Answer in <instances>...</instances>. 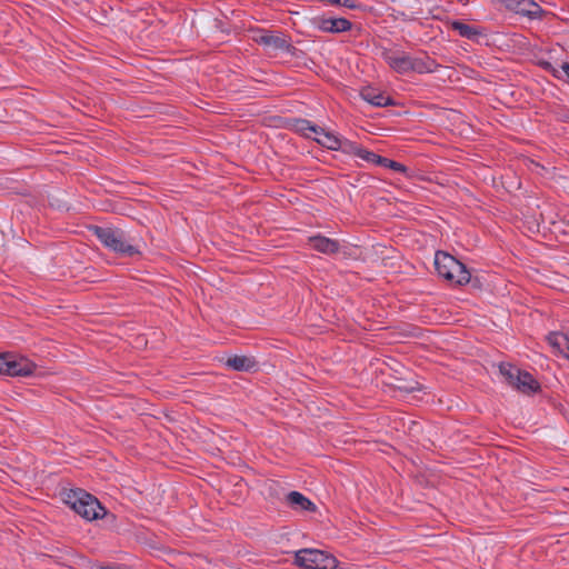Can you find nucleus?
<instances>
[{"instance_id": "10", "label": "nucleus", "mask_w": 569, "mask_h": 569, "mask_svg": "<svg viewBox=\"0 0 569 569\" xmlns=\"http://www.w3.org/2000/svg\"><path fill=\"white\" fill-rule=\"evenodd\" d=\"M341 138L342 137L338 133L328 131L320 127L317 134L313 137V140L329 150L338 151L341 147Z\"/></svg>"}, {"instance_id": "19", "label": "nucleus", "mask_w": 569, "mask_h": 569, "mask_svg": "<svg viewBox=\"0 0 569 569\" xmlns=\"http://www.w3.org/2000/svg\"><path fill=\"white\" fill-rule=\"evenodd\" d=\"M361 150H362V148L360 146H358L356 142H352L348 139L341 138V147H340L339 151L359 157V153L361 152Z\"/></svg>"}, {"instance_id": "14", "label": "nucleus", "mask_w": 569, "mask_h": 569, "mask_svg": "<svg viewBox=\"0 0 569 569\" xmlns=\"http://www.w3.org/2000/svg\"><path fill=\"white\" fill-rule=\"evenodd\" d=\"M548 342L553 351L569 360V337L562 332H551Z\"/></svg>"}, {"instance_id": "4", "label": "nucleus", "mask_w": 569, "mask_h": 569, "mask_svg": "<svg viewBox=\"0 0 569 569\" xmlns=\"http://www.w3.org/2000/svg\"><path fill=\"white\" fill-rule=\"evenodd\" d=\"M93 233L108 249L124 257H133L140 253L139 249L130 244L123 231L111 227H94Z\"/></svg>"}, {"instance_id": "2", "label": "nucleus", "mask_w": 569, "mask_h": 569, "mask_svg": "<svg viewBox=\"0 0 569 569\" xmlns=\"http://www.w3.org/2000/svg\"><path fill=\"white\" fill-rule=\"evenodd\" d=\"M64 502L88 521L102 518L106 509L99 500L82 489H71L64 496Z\"/></svg>"}, {"instance_id": "1", "label": "nucleus", "mask_w": 569, "mask_h": 569, "mask_svg": "<svg viewBox=\"0 0 569 569\" xmlns=\"http://www.w3.org/2000/svg\"><path fill=\"white\" fill-rule=\"evenodd\" d=\"M381 57L399 74L409 72L430 73L437 69L435 60L426 54L410 56L400 49L383 48Z\"/></svg>"}, {"instance_id": "11", "label": "nucleus", "mask_w": 569, "mask_h": 569, "mask_svg": "<svg viewBox=\"0 0 569 569\" xmlns=\"http://www.w3.org/2000/svg\"><path fill=\"white\" fill-rule=\"evenodd\" d=\"M360 96L365 101L375 107H388L395 104L391 97L370 87L362 89Z\"/></svg>"}, {"instance_id": "18", "label": "nucleus", "mask_w": 569, "mask_h": 569, "mask_svg": "<svg viewBox=\"0 0 569 569\" xmlns=\"http://www.w3.org/2000/svg\"><path fill=\"white\" fill-rule=\"evenodd\" d=\"M451 27L453 30H456L461 37H465L467 39H475L478 36L481 34L479 30L473 28L472 26H469L467 23H463L461 21H453L451 23Z\"/></svg>"}, {"instance_id": "23", "label": "nucleus", "mask_w": 569, "mask_h": 569, "mask_svg": "<svg viewBox=\"0 0 569 569\" xmlns=\"http://www.w3.org/2000/svg\"><path fill=\"white\" fill-rule=\"evenodd\" d=\"M8 353H0V375L7 376Z\"/></svg>"}, {"instance_id": "25", "label": "nucleus", "mask_w": 569, "mask_h": 569, "mask_svg": "<svg viewBox=\"0 0 569 569\" xmlns=\"http://www.w3.org/2000/svg\"><path fill=\"white\" fill-rule=\"evenodd\" d=\"M101 569H128V568L121 567V566H112V567H103Z\"/></svg>"}, {"instance_id": "15", "label": "nucleus", "mask_w": 569, "mask_h": 569, "mask_svg": "<svg viewBox=\"0 0 569 569\" xmlns=\"http://www.w3.org/2000/svg\"><path fill=\"white\" fill-rule=\"evenodd\" d=\"M288 505L299 511H315V503L299 491H291L287 495Z\"/></svg>"}, {"instance_id": "22", "label": "nucleus", "mask_w": 569, "mask_h": 569, "mask_svg": "<svg viewBox=\"0 0 569 569\" xmlns=\"http://www.w3.org/2000/svg\"><path fill=\"white\" fill-rule=\"evenodd\" d=\"M555 76L559 79H566L569 82V63H562L559 69L555 70Z\"/></svg>"}, {"instance_id": "17", "label": "nucleus", "mask_w": 569, "mask_h": 569, "mask_svg": "<svg viewBox=\"0 0 569 569\" xmlns=\"http://www.w3.org/2000/svg\"><path fill=\"white\" fill-rule=\"evenodd\" d=\"M293 126H295V130L298 133H300L302 137L312 138V139H313L312 134L316 136L317 131L320 128L319 126H316L306 119H298Z\"/></svg>"}, {"instance_id": "6", "label": "nucleus", "mask_w": 569, "mask_h": 569, "mask_svg": "<svg viewBox=\"0 0 569 569\" xmlns=\"http://www.w3.org/2000/svg\"><path fill=\"white\" fill-rule=\"evenodd\" d=\"M296 562L305 569H335L337 560L333 556L318 549H301L296 552Z\"/></svg>"}, {"instance_id": "3", "label": "nucleus", "mask_w": 569, "mask_h": 569, "mask_svg": "<svg viewBox=\"0 0 569 569\" xmlns=\"http://www.w3.org/2000/svg\"><path fill=\"white\" fill-rule=\"evenodd\" d=\"M435 268L439 277L453 284H466L470 281L471 276L466 266L447 252H436Z\"/></svg>"}, {"instance_id": "12", "label": "nucleus", "mask_w": 569, "mask_h": 569, "mask_svg": "<svg viewBox=\"0 0 569 569\" xmlns=\"http://www.w3.org/2000/svg\"><path fill=\"white\" fill-rule=\"evenodd\" d=\"M308 241L312 249L321 253L332 254L339 250L338 241L320 234L310 237Z\"/></svg>"}, {"instance_id": "9", "label": "nucleus", "mask_w": 569, "mask_h": 569, "mask_svg": "<svg viewBox=\"0 0 569 569\" xmlns=\"http://www.w3.org/2000/svg\"><path fill=\"white\" fill-rule=\"evenodd\" d=\"M257 41L269 50L289 51L290 49L289 41L280 33L261 34Z\"/></svg>"}, {"instance_id": "26", "label": "nucleus", "mask_w": 569, "mask_h": 569, "mask_svg": "<svg viewBox=\"0 0 569 569\" xmlns=\"http://www.w3.org/2000/svg\"><path fill=\"white\" fill-rule=\"evenodd\" d=\"M321 1L325 3H328V4H336V6H337V2H339V0H321Z\"/></svg>"}, {"instance_id": "8", "label": "nucleus", "mask_w": 569, "mask_h": 569, "mask_svg": "<svg viewBox=\"0 0 569 569\" xmlns=\"http://www.w3.org/2000/svg\"><path fill=\"white\" fill-rule=\"evenodd\" d=\"M505 7L516 13L536 18L541 12L540 7L533 0H500Z\"/></svg>"}, {"instance_id": "24", "label": "nucleus", "mask_w": 569, "mask_h": 569, "mask_svg": "<svg viewBox=\"0 0 569 569\" xmlns=\"http://www.w3.org/2000/svg\"><path fill=\"white\" fill-rule=\"evenodd\" d=\"M337 6L346 7L349 9H355L357 7L353 0H339Z\"/></svg>"}, {"instance_id": "16", "label": "nucleus", "mask_w": 569, "mask_h": 569, "mask_svg": "<svg viewBox=\"0 0 569 569\" xmlns=\"http://www.w3.org/2000/svg\"><path fill=\"white\" fill-rule=\"evenodd\" d=\"M226 365L237 371H249L256 367V361L250 357L233 356L228 358Z\"/></svg>"}, {"instance_id": "7", "label": "nucleus", "mask_w": 569, "mask_h": 569, "mask_svg": "<svg viewBox=\"0 0 569 569\" xmlns=\"http://www.w3.org/2000/svg\"><path fill=\"white\" fill-rule=\"evenodd\" d=\"M36 365L27 357L8 353L7 376L27 377L34 372Z\"/></svg>"}, {"instance_id": "21", "label": "nucleus", "mask_w": 569, "mask_h": 569, "mask_svg": "<svg viewBox=\"0 0 569 569\" xmlns=\"http://www.w3.org/2000/svg\"><path fill=\"white\" fill-rule=\"evenodd\" d=\"M358 158H360L369 163L378 164L381 156L362 148Z\"/></svg>"}, {"instance_id": "20", "label": "nucleus", "mask_w": 569, "mask_h": 569, "mask_svg": "<svg viewBox=\"0 0 569 569\" xmlns=\"http://www.w3.org/2000/svg\"><path fill=\"white\" fill-rule=\"evenodd\" d=\"M377 166H381V167H385V168H390V169H392V170H395L397 172H401V173H405V174L408 171L407 167L403 166L402 163L393 161V160L385 158V157L380 158L379 163Z\"/></svg>"}, {"instance_id": "13", "label": "nucleus", "mask_w": 569, "mask_h": 569, "mask_svg": "<svg viewBox=\"0 0 569 569\" xmlns=\"http://www.w3.org/2000/svg\"><path fill=\"white\" fill-rule=\"evenodd\" d=\"M352 24L345 18H328L320 21L319 29L325 32L340 33L351 29Z\"/></svg>"}, {"instance_id": "5", "label": "nucleus", "mask_w": 569, "mask_h": 569, "mask_svg": "<svg viewBox=\"0 0 569 569\" xmlns=\"http://www.w3.org/2000/svg\"><path fill=\"white\" fill-rule=\"evenodd\" d=\"M499 371L509 386L522 393H532L539 389V383L532 375L511 363H501Z\"/></svg>"}]
</instances>
